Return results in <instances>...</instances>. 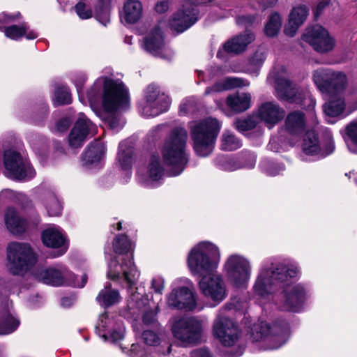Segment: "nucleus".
<instances>
[{
  "label": "nucleus",
  "instance_id": "obj_1",
  "mask_svg": "<svg viewBox=\"0 0 357 357\" xmlns=\"http://www.w3.org/2000/svg\"><path fill=\"white\" fill-rule=\"evenodd\" d=\"M289 268L287 265L279 264H271L269 268L261 270L254 285V291L261 297L271 294L277 288L279 300L282 310H290L289 296Z\"/></svg>",
  "mask_w": 357,
  "mask_h": 357
},
{
  "label": "nucleus",
  "instance_id": "obj_2",
  "mask_svg": "<svg viewBox=\"0 0 357 357\" xmlns=\"http://www.w3.org/2000/svg\"><path fill=\"white\" fill-rule=\"evenodd\" d=\"M100 96L102 106L107 112L124 109L129 106L128 91L121 81H114L107 77L97 79L92 88L88 91L87 98L92 105L96 103Z\"/></svg>",
  "mask_w": 357,
  "mask_h": 357
},
{
  "label": "nucleus",
  "instance_id": "obj_3",
  "mask_svg": "<svg viewBox=\"0 0 357 357\" xmlns=\"http://www.w3.org/2000/svg\"><path fill=\"white\" fill-rule=\"evenodd\" d=\"M187 139V131L183 128H177L172 131L164 144L163 161L169 167L171 176L180 174L188 163V156L185 153Z\"/></svg>",
  "mask_w": 357,
  "mask_h": 357
},
{
  "label": "nucleus",
  "instance_id": "obj_4",
  "mask_svg": "<svg viewBox=\"0 0 357 357\" xmlns=\"http://www.w3.org/2000/svg\"><path fill=\"white\" fill-rule=\"evenodd\" d=\"M220 127L219 121L213 118L194 121L189 123L193 149L198 155L206 157L211 153Z\"/></svg>",
  "mask_w": 357,
  "mask_h": 357
},
{
  "label": "nucleus",
  "instance_id": "obj_5",
  "mask_svg": "<svg viewBox=\"0 0 357 357\" xmlns=\"http://www.w3.org/2000/svg\"><path fill=\"white\" fill-rule=\"evenodd\" d=\"M218 248L208 241L201 242L190 251L187 263L191 273L200 276L215 271L220 260Z\"/></svg>",
  "mask_w": 357,
  "mask_h": 357
},
{
  "label": "nucleus",
  "instance_id": "obj_6",
  "mask_svg": "<svg viewBox=\"0 0 357 357\" xmlns=\"http://www.w3.org/2000/svg\"><path fill=\"white\" fill-rule=\"evenodd\" d=\"M8 271L14 275H23L31 268L37 261V256L29 244L13 242L7 247Z\"/></svg>",
  "mask_w": 357,
  "mask_h": 357
},
{
  "label": "nucleus",
  "instance_id": "obj_7",
  "mask_svg": "<svg viewBox=\"0 0 357 357\" xmlns=\"http://www.w3.org/2000/svg\"><path fill=\"white\" fill-rule=\"evenodd\" d=\"M313 82L317 89L330 98L340 96L346 89L347 77L344 72L335 71L329 68H319L313 73Z\"/></svg>",
  "mask_w": 357,
  "mask_h": 357
},
{
  "label": "nucleus",
  "instance_id": "obj_8",
  "mask_svg": "<svg viewBox=\"0 0 357 357\" xmlns=\"http://www.w3.org/2000/svg\"><path fill=\"white\" fill-rule=\"evenodd\" d=\"M174 337L183 346L199 342L202 333V321L194 317H172L169 320Z\"/></svg>",
  "mask_w": 357,
  "mask_h": 357
},
{
  "label": "nucleus",
  "instance_id": "obj_9",
  "mask_svg": "<svg viewBox=\"0 0 357 357\" xmlns=\"http://www.w3.org/2000/svg\"><path fill=\"white\" fill-rule=\"evenodd\" d=\"M228 282L236 287H245L251 275V265L248 259L242 255H230L224 265Z\"/></svg>",
  "mask_w": 357,
  "mask_h": 357
},
{
  "label": "nucleus",
  "instance_id": "obj_10",
  "mask_svg": "<svg viewBox=\"0 0 357 357\" xmlns=\"http://www.w3.org/2000/svg\"><path fill=\"white\" fill-rule=\"evenodd\" d=\"M5 174L10 178L23 180L31 178L35 172L29 162L20 153L14 149L6 150L3 153Z\"/></svg>",
  "mask_w": 357,
  "mask_h": 357
},
{
  "label": "nucleus",
  "instance_id": "obj_11",
  "mask_svg": "<svg viewBox=\"0 0 357 357\" xmlns=\"http://www.w3.org/2000/svg\"><path fill=\"white\" fill-rule=\"evenodd\" d=\"M169 105V97L160 93L157 86L150 84L144 91V100L139 104V109L142 115L151 117L166 112Z\"/></svg>",
  "mask_w": 357,
  "mask_h": 357
},
{
  "label": "nucleus",
  "instance_id": "obj_12",
  "mask_svg": "<svg viewBox=\"0 0 357 357\" xmlns=\"http://www.w3.org/2000/svg\"><path fill=\"white\" fill-rule=\"evenodd\" d=\"M213 335L225 347L235 345L241 336L237 324L227 317L218 315L213 325Z\"/></svg>",
  "mask_w": 357,
  "mask_h": 357
},
{
  "label": "nucleus",
  "instance_id": "obj_13",
  "mask_svg": "<svg viewBox=\"0 0 357 357\" xmlns=\"http://www.w3.org/2000/svg\"><path fill=\"white\" fill-rule=\"evenodd\" d=\"M302 39L319 53L328 52L335 47V40L324 27L318 24L307 27L302 35Z\"/></svg>",
  "mask_w": 357,
  "mask_h": 357
},
{
  "label": "nucleus",
  "instance_id": "obj_14",
  "mask_svg": "<svg viewBox=\"0 0 357 357\" xmlns=\"http://www.w3.org/2000/svg\"><path fill=\"white\" fill-rule=\"evenodd\" d=\"M199 288L203 294L214 301L220 302L226 296L224 282L215 271L202 275L199 282Z\"/></svg>",
  "mask_w": 357,
  "mask_h": 357
},
{
  "label": "nucleus",
  "instance_id": "obj_15",
  "mask_svg": "<svg viewBox=\"0 0 357 357\" xmlns=\"http://www.w3.org/2000/svg\"><path fill=\"white\" fill-rule=\"evenodd\" d=\"M94 130L92 122L83 113L79 117L68 135V144L72 149L80 148L87 136Z\"/></svg>",
  "mask_w": 357,
  "mask_h": 357
},
{
  "label": "nucleus",
  "instance_id": "obj_16",
  "mask_svg": "<svg viewBox=\"0 0 357 357\" xmlns=\"http://www.w3.org/2000/svg\"><path fill=\"white\" fill-rule=\"evenodd\" d=\"M167 303L170 307L193 310L196 300L191 289L188 287L174 289L168 296Z\"/></svg>",
  "mask_w": 357,
  "mask_h": 357
},
{
  "label": "nucleus",
  "instance_id": "obj_17",
  "mask_svg": "<svg viewBox=\"0 0 357 357\" xmlns=\"http://www.w3.org/2000/svg\"><path fill=\"white\" fill-rule=\"evenodd\" d=\"M215 164L221 169L227 172L236 171L243 167L252 168L255 164V156L250 153H244L238 158L219 155L216 158Z\"/></svg>",
  "mask_w": 357,
  "mask_h": 357
},
{
  "label": "nucleus",
  "instance_id": "obj_18",
  "mask_svg": "<svg viewBox=\"0 0 357 357\" xmlns=\"http://www.w3.org/2000/svg\"><path fill=\"white\" fill-rule=\"evenodd\" d=\"M121 274L130 284H134L138 279L139 273L132 259L124 258L121 264L114 261L109 265V278L114 280L119 278Z\"/></svg>",
  "mask_w": 357,
  "mask_h": 357
},
{
  "label": "nucleus",
  "instance_id": "obj_19",
  "mask_svg": "<svg viewBox=\"0 0 357 357\" xmlns=\"http://www.w3.org/2000/svg\"><path fill=\"white\" fill-rule=\"evenodd\" d=\"M71 273L64 266H57L43 269L37 274L43 282L53 286L63 284L71 278Z\"/></svg>",
  "mask_w": 357,
  "mask_h": 357
},
{
  "label": "nucleus",
  "instance_id": "obj_20",
  "mask_svg": "<svg viewBox=\"0 0 357 357\" xmlns=\"http://www.w3.org/2000/svg\"><path fill=\"white\" fill-rule=\"evenodd\" d=\"M42 241L47 247L59 248L54 257L63 255L68 248L62 231L59 227L54 226H51L43 231Z\"/></svg>",
  "mask_w": 357,
  "mask_h": 357
},
{
  "label": "nucleus",
  "instance_id": "obj_21",
  "mask_svg": "<svg viewBox=\"0 0 357 357\" xmlns=\"http://www.w3.org/2000/svg\"><path fill=\"white\" fill-rule=\"evenodd\" d=\"M197 20V12L194 8L179 10L169 22L171 28L177 33H182Z\"/></svg>",
  "mask_w": 357,
  "mask_h": 357
},
{
  "label": "nucleus",
  "instance_id": "obj_22",
  "mask_svg": "<svg viewBox=\"0 0 357 357\" xmlns=\"http://www.w3.org/2000/svg\"><path fill=\"white\" fill-rule=\"evenodd\" d=\"M306 111H312L315 107V100L307 87L298 86L291 82V105Z\"/></svg>",
  "mask_w": 357,
  "mask_h": 357
},
{
  "label": "nucleus",
  "instance_id": "obj_23",
  "mask_svg": "<svg viewBox=\"0 0 357 357\" xmlns=\"http://www.w3.org/2000/svg\"><path fill=\"white\" fill-rule=\"evenodd\" d=\"M259 116L268 128H272L284 116V111L273 102H267L259 109Z\"/></svg>",
  "mask_w": 357,
  "mask_h": 357
},
{
  "label": "nucleus",
  "instance_id": "obj_24",
  "mask_svg": "<svg viewBox=\"0 0 357 357\" xmlns=\"http://www.w3.org/2000/svg\"><path fill=\"white\" fill-rule=\"evenodd\" d=\"M310 296V289L306 284H291V312H303Z\"/></svg>",
  "mask_w": 357,
  "mask_h": 357
},
{
  "label": "nucleus",
  "instance_id": "obj_25",
  "mask_svg": "<svg viewBox=\"0 0 357 357\" xmlns=\"http://www.w3.org/2000/svg\"><path fill=\"white\" fill-rule=\"evenodd\" d=\"M272 76L275 81V96L281 100H289L290 85L288 68L282 66Z\"/></svg>",
  "mask_w": 357,
  "mask_h": 357
},
{
  "label": "nucleus",
  "instance_id": "obj_26",
  "mask_svg": "<svg viewBox=\"0 0 357 357\" xmlns=\"http://www.w3.org/2000/svg\"><path fill=\"white\" fill-rule=\"evenodd\" d=\"M4 220L7 229L13 234H22L28 228L27 220L22 218L13 208L6 210Z\"/></svg>",
  "mask_w": 357,
  "mask_h": 357
},
{
  "label": "nucleus",
  "instance_id": "obj_27",
  "mask_svg": "<svg viewBox=\"0 0 357 357\" xmlns=\"http://www.w3.org/2000/svg\"><path fill=\"white\" fill-rule=\"evenodd\" d=\"M142 15V5L139 0H125L121 13L122 22L128 24L137 22Z\"/></svg>",
  "mask_w": 357,
  "mask_h": 357
},
{
  "label": "nucleus",
  "instance_id": "obj_28",
  "mask_svg": "<svg viewBox=\"0 0 357 357\" xmlns=\"http://www.w3.org/2000/svg\"><path fill=\"white\" fill-rule=\"evenodd\" d=\"M255 39V36L250 32H245L232 38L224 44V50L228 53L240 54L244 52L247 46Z\"/></svg>",
  "mask_w": 357,
  "mask_h": 357
},
{
  "label": "nucleus",
  "instance_id": "obj_29",
  "mask_svg": "<svg viewBox=\"0 0 357 357\" xmlns=\"http://www.w3.org/2000/svg\"><path fill=\"white\" fill-rule=\"evenodd\" d=\"M144 47L151 54L160 55L164 47V40L160 26H155L144 38Z\"/></svg>",
  "mask_w": 357,
  "mask_h": 357
},
{
  "label": "nucleus",
  "instance_id": "obj_30",
  "mask_svg": "<svg viewBox=\"0 0 357 357\" xmlns=\"http://www.w3.org/2000/svg\"><path fill=\"white\" fill-rule=\"evenodd\" d=\"M226 105L235 113L243 112L250 107L251 96L248 93H235L227 96Z\"/></svg>",
  "mask_w": 357,
  "mask_h": 357
},
{
  "label": "nucleus",
  "instance_id": "obj_31",
  "mask_svg": "<svg viewBox=\"0 0 357 357\" xmlns=\"http://www.w3.org/2000/svg\"><path fill=\"white\" fill-rule=\"evenodd\" d=\"M249 84V82L243 79L234 77H227L222 81L215 83L213 86L208 87L204 93L206 95L211 94L215 92L230 90L236 87L248 86Z\"/></svg>",
  "mask_w": 357,
  "mask_h": 357
},
{
  "label": "nucleus",
  "instance_id": "obj_32",
  "mask_svg": "<svg viewBox=\"0 0 357 357\" xmlns=\"http://www.w3.org/2000/svg\"><path fill=\"white\" fill-rule=\"evenodd\" d=\"M302 150L307 155H316L321 151L319 134L314 130H308L303 136Z\"/></svg>",
  "mask_w": 357,
  "mask_h": 357
},
{
  "label": "nucleus",
  "instance_id": "obj_33",
  "mask_svg": "<svg viewBox=\"0 0 357 357\" xmlns=\"http://www.w3.org/2000/svg\"><path fill=\"white\" fill-rule=\"evenodd\" d=\"M105 152V148L100 141L91 144L83 156L85 165H93L98 162Z\"/></svg>",
  "mask_w": 357,
  "mask_h": 357
},
{
  "label": "nucleus",
  "instance_id": "obj_34",
  "mask_svg": "<svg viewBox=\"0 0 357 357\" xmlns=\"http://www.w3.org/2000/svg\"><path fill=\"white\" fill-rule=\"evenodd\" d=\"M4 33L6 37L15 40L24 36L28 40L35 39L38 36V34L34 31L30 30L26 24H22L20 26L17 25L7 26L4 29Z\"/></svg>",
  "mask_w": 357,
  "mask_h": 357
},
{
  "label": "nucleus",
  "instance_id": "obj_35",
  "mask_svg": "<svg viewBox=\"0 0 357 357\" xmlns=\"http://www.w3.org/2000/svg\"><path fill=\"white\" fill-rule=\"evenodd\" d=\"M307 130L305 114L299 110L291 111V137H301Z\"/></svg>",
  "mask_w": 357,
  "mask_h": 357
},
{
  "label": "nucleus",
  "instance_id": "obj_36",
  "mask_svg": "<svg viewBox=\"0 0 357 357\" xmlns=\"http://www.w3.org/2000/svg\"><path fill=\"white\" fill-rule=\"evenodd\" d=\"M346 104L344 98L337 96L331 98L323 105L325 114L329 117H337L342 114L345 109Z\"/></svg>",
  "mask_w": 357,
  "mask_h": 357
},
{
  "label": "nucleus",
  "instance_id": "obj_37",
  "mask_svg": "<svg viewBox=\"0 0 357 357\" xmlns=\"http://www.w3.org/2000/svg\"><path fill=\"white\" fill-rule=\"evenodd\" d=\"M121 296L118 291L112 289L110 287H106L102 289L96 297L98 303L103 307H108L118 303Z\"/></svg>",
  "mask_w": 357,
  "mask_h": 357
},
{
  "label": "nucleus",
  "instance_id": "obj_38",
  "mask_svg": "<svg viewBox=\"0 0 357 357\" xmlns=\"http://www.w3.org/2000/svg\"><path fill=\"white\" fill-rule=\"evenodd\" d=\"M20 321L9 312L0 314V335H7L15 331Z\"/></svg>",
  "mask_w": 357,
  "mask_h": 357
},
{
  "label": "nucleus",
  "instance_id": "obj_39",
  "mask_svg": "<svg viewBox=\"0 0 357 357\" xmlns=\"http://www.w3.org/2000/svg\"><path fill=\"white\" fill-rule=\"evenodd\" d=\"M308 12L309 9L305 5L291 8V37L296 33L297 28L306 20Z\"/></svg>",
  "mask_w": 357,
  "mask_h": 357
},
{
  "label": "nucleus",
  "instance_id": "obj_40",
  "mask_svg": "<svg viewBox=\"0 0 357 357\" xmlns=\"http://www.w3.org/2000/svg\"><path fill=\"white\" fill-rule=\"evenodd\" d=\"M221 149L227 151H232L239 149L242 146L241 141L229 130L223 132L220 138Z\"/></svg>",
  "mask_w": 357,
  "mask_h": 357
},
{
  "label": "nucleus",
  "instance_id": "obj_41",
  "mask_svg": "<svg viewBox=\"0 0 357 357\" xmlns=\"http://www.w3.org/2000/svg\"><path fill=\"white\" fill-rule=\"evenodd\" d=\"M132 150L123 142L119 144L117 163L123 169H128L132 163Z\"/></svg>",
  "mask_w": 357,
  "mask_h": 357
},
{
  "label": "nucleus",
  "instance_id": "obj_42",
  "mask_svg": "<svg viewBox=\"0 0 357 357\" xmlns=\"http://www.w3.org/2000/svg\"><path fill=\"white\" fill-rule=\"evenodd\" d=\"M109 333V335L107 333L101 335L105 341L109 340L112 342H116L123 340L125 335V327L123 322L121 320L116 321Z\"/></svg>",
  "mask_w": 357,
  "mask_h": 357
},
{
  "label": "nucleus",
  "instance_id": "obj_43",
  "mask_svg": "<svg viewBox=\"0 0 357 357\" xmlns=\"http://www.w3.org/2000/svg\"><path fill=\"white\" fill-rule=\"evenodd\" d=\"M44 204L50 216H58L61 214V204L54 194L50 193L45 197Z\"/></svg>",
  "mask_w": 357,
  "mask_h": 357
},
{
  "label": "nucleus",
  "instance_id": "obj_44",
  "mask_svg": "<svg viewBox=\"0 0 357 357\" xmlns=\"http://www.w3.org/2000/svg\"><path fill=\"white\" fill-rule=\"evenodd\" d=\"M148 174L149 178L153 181L160 179L163 175V169L160 163L158 156H152L148 167Z\"/></svg>",
  "mask_w": 357,
  "mask_h": 357
},
{
  "label": "nucleus",
  "instance_id": "obj_45",
  "mask_svg": "<svg viewBox=\"0 0 357 357\" xmlns=\"http://www.w3.org/2000/svg\"><path fill=\"white\" fill-rule=\"evenodd\" d=\"M270 331L268 324L264 321L255 324L251 329V338L253 341H259L266 336Z\"/></svg>",
  "mask_w": 357,
  "mask_h": 357
},
{
  "label": "nucleus",
  "instance_id": "obj_46",
  "mask_svg": "<svg viewBox=\"0 0 357 357\" xmlns=\"http://www.w3.org/2000/svg\"><path fill=\"white\" fill-rule=\"evenodd\" d=\"M113 249L117 254H124L132 249V244L126 236L119 235L114 241Z\"/></svg>",
  "mask_w": 357,
  "mask_h": 357
},
{
  "label": "nucleus",
  "instance_id": "obj_47",
  "mask_svg": "<svg viewBox=\"0 0 357 357\" xmlns=\"http://www.w3.org/2000/svg\"><path fill=\"white\" fill-rule=\"evenodd\" d=\"M281 19L278 13L271 15L268 22L266 24L264 31L268 36H275L281 27Z\"/></svg>",
  "mask_w": 357,
  "mask_h": 357
},
{
  "label": "nucleus",
  "instance_id": "obj_48",
  "mask_svg": "<svg viewBox=\"0 0 357 357\" xmlns=\"http://www.w3.org/2000/svg\"><path fill=\"white\" fill-rule=\"evenodd\" d=\"M71 94L66 86H59L54 92L55 105H65L71 102Z\"/></svg>",
  "mask_w": 357,
  "mask_h": 357
},
{
  "label": "nucleus",
  "instance_id": "obj_49",
  "mask_svg": "<svg viewBox=\"0 0 357 357\" xmlns=\"http://www.w3.org/2000/svg\"><path fill=\"white\" fill-rule=\"evenodd\" d=\"M116 321L114 319L109 318V316L106 314H103L100 316L98 326L96 329L98 331L99 335L101 337L102 333H106V332H109V331L113 328L114 324Z\"/></svg>",
  "mask_w": 357,
  "mask_h": 357
},
{
  "label": "nucleus",
  "instance_id": "obj_50",
  "mask_svg": "<svg viewBox=\"0 0 357 357\" xmlns=\"http://www.w3.org/2000/svg\"><path fill=\"white\" fill-rule=\"evenodd\" d=\"M75 10L81 19H89L92 17V10L86 0H80L75 5Z\"/></svg>",
  "mask_w": 357,
  "mask_h": 357
},
{
  "label": "nucleus",
  "instance_id": "obj_51",
  "mask_svg": "<svg viewBox=\"0 0 357 357\" xmlns=\"http://www.w3.org/2000/svg\"><path fill=\"white\" fill-rule=\"evenodd\" d=\"M256 126L255 121L252 118L239 119L235 122L236 128L240 132L248 131Z\"/></svg>",
  "mask_w": 357,
  "mask_h": 357
},
{
  "label": "nucleus",
  "instance_id": "obj_52",
  "mask_svg": "<svg viewBox=\"0 0 357 357\" xmlns=\"http://www.w3.org/2000/svg\"><path fill=\"white\" fill-rule=\"evenodd\" d=\"M142 339L146 344L151 346L158 345L160 340L158 334L150 330H146L143 332Z\"/></svg>",
  "mask_w": 357,
  "mask_h": 357
},
{
  "label": "nucleus",
  "instance_id": "obj_53",
  "mask_svg": "<svg viewBox=\"0 0 357 357\" xmlns=\"http://www.w3.org/2000/svg\"><path fill=\"white\" fill-rule=\"evenodd\" d=\"M265 60V55L261 51H257L250 59V68L254 70L258 69L264 63Z\"/></svg>",
  "mask_w": 357,
  "mask_h": 357
},
{
  "label": "nucleus",
  "instance_id": "obj_54",
  "mask_svg": "<svg viewBox=\"0 0 357 357\" xmlns=\"http://www.w3.org/2000/svg\"><path fill=\"white\" fill-rule=\"evenodd\" d=\"M346 135L353 145L357 147V121L349 123L345 129Z\"/></svg>",
  "mask_w": 357,
  "mask_h": 357
},
{
  "label": "nucleus",
  "instance_id": "obj_55",
  "mask_svg": "<svg viewBox=\"0 0 357 357\" xmlns=\"http://www.w3.org/2000/svg\"><path fill=\"white\" fill-rule=\"evenodd\" d=\"M151 287L157 294H161L165 287V280L160 276H156L151 281Z\"/></svg>",
  "mask_w": 357,
  "mask_h": 357
},
{
  "label": "nucleus",
  "instance_id": "obj_56",
  "mask_svg": "<svg viewBox=\"0 0 357 357\" xmlns=\"http://www.w3.org/2000/svg\"><path fill=\"white\" fill-rule=\"evenodd\" d=\"M331 3V0H321L313 10L314 18L317 20L322 14L324 9Z\"/></svg>",
  "mask_w": 357,
  "mask_h": 357
},
{
  "label": "nucleus",
  "instance_id": "obj_57",
  "mask_svg": "<svg viewBox=\"0 0 357 357\" xmlns=\"http://www.w3.org/2000/svg\"><path fill=\"white\" fill-rule=\"evenodd\" d=\"M108 123H109V127L112 130H116V131L120 130L121 128H122L123 125L125 124V122L123 119H121L119 117H116V116H112L109 119Z\"/></svg>",
  "mask_w": 357,
  "mask_h": 357
},
{
  "label": "nucleus",
  "instance_id": "obj_58",
  "mask_svg": "<svg viewBox=\"0 0 357 357\" xmlns=\"http://www.w3.org/2000/svg\"><path fill=\"white\" fill-rule=\"evenodd\" d=\"M70 123H71V122L69 119H68V118L61 119L56 123V130L57 132H64L69 128Z\"/></svg>",
  "mask_w": 357,
  "mask_h": 357
},
{
  "label": "nucleus",
  "instance_id": "obj_59",
  "mask_svg": "<svg viewBox=\"0 0 357 357\" xmlns=\"http://www.w3.org/2000/svg\"><path fill=\"white\" fill-rule=\"evenodd\" d=\"M156 321V313L153 311L146 312L143 316V322L145 324H151Z\"/></svg>",
  "mask_w": 357,
  "mask_h": 357
},
{
  "label": "nucleus",
  "instance_id": "obj_60",
  "mask_svg": "<svg viewBox=\"0 0 357 357\" xmlns=\"http://www.w3.org/2000/svg\"><path fill=\"white\" fill-rule=\"evenodd\" d=\"M191 357H212V356L208 349H199L192 351Z\"/></svg>",
  "mask_w": 357,
  "mask_h": 357
},
{
  "label": "nucleus",
  "instance_id": "obj_61",
  "mask_svg": "<svg viewBox=\"0 0 357 357\" xmlns=\"http://www.w3.org/2000/svg\"><path fill=\"white\" fill-rule=\"evenodd\" d=\"M254 20H255V17L252 16H250V15L240 16L237 18L236 22H237V24H238L240 25L246 26L248 24H252Z\"/></svg>",
  "mask_w": 357,
  "mask_h": 357
},
{
  "label": "nucleus",
  "instance_id": "obj_62",
  "mask_svg": "<svg viewBox=\"0 0 357 357\" xmlns=\"http://www.w3.org/2000/svg\"><path fill=\"white\" fill-rule=\"evenodd\" d=\"M85 80H86V78L84 76H81L80 77H79L76 81H75V85H76V87H77V93L79 94V100L82 101V102H84V100L83 98L81 97V91L82 90V87L84 86V84L85 82Z\"/></svg>",
  "mask_w": 357,
  "mask_h": 357
},
{
  "label": "nucleus",
  "instance_id": "obj_63",
  "mask_svg": "<svg viewBox=\"0 0 357 357\" xmlns=\"http://www.w3.org/2000/svg\"><path fill=\"white\" fill-rule=\"evenodd\" d=\"M301 275V268L298 266L297 263L291 262V284L293 283V280L295 278H300Z\"/></svg>",
  "mask_w": 357,
  "mask_h": 357
},
{
  "label": "nucleus",
  "instance_id": "obj_64",
  "mask_svg": "<svg viewBox=\"0 0 357 357\" xmlns=\"http://www.w3.org/2000/svg\"><path fill=\"white\" fill-rule=\"evenodd\" d=\"M169 8V4L167 1H163L158 2L155 5V10L157 13H163L166 12Z\"/></svg>",
  "mask_w": 357,
  "mask_h": 357
}]
</instances>
